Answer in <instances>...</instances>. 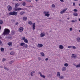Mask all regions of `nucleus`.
<instances>
[{
  "mask_svg": "<svg viewBox=\"0 0 80 80\" xmlns=\"http://www.w3.org/2000/svg\"><path fill=\"white\" fill-rule=\"evenodd\" d=\"M10 30L7 28H5L3 33L2 34V35H8L10 33Z\"/></svg>",
  "mask_w": 80,
  "mask_h": 80,
  "instance_id": "f257e3e1",
  "label": "nucleus"
},
{
  "mask_svg": "<svg viewBox=\"0 0 80 80\" xmlns=\"http://www.w3.org/2000/svg\"><path fill=\"white\" fill-rule=\"evenodd\" d=\"M22 10H27V8H14V11H20Z\"/></svg>",
  "mask_w": 80,
  "mask_h": 80,
  "instance_id": "f03ea898",
  "label": "nucleus"
},
{
  "mask_svg": "<svg viewBox=\"0 0 80 80\" xmlns=\"http://www.w3.org/2000/svg\"><path fill=\"white\" fill-rule=\"evenodd\" d=\"M9 15H17V12L15 11H13L12 12H10L9 13Z\"/></svg>",
  "mask_w": 80,
  "mask_h": 80,
  "instance_id": "7ed1b4c3",
  "label": "nucleus"
},
{
  "mask_svg": "<svg viewBox=\"0 0 80 80\" xmlns=\"http://www.w3.org/2000/svg\"><path fill=\"white\" fill-rule=\"evenodd\" d=\"M22 40H24V42L26 43H28V41L26 39L25 37H24L22 38Z\"/></svg>",
  "mask_w": 80,
  "mask_h": 80,
  "instance_id": "20e7f679",
  "label": "nucleus"
},
{
  "mask_svg": "<svg viewBox=\"0 0 80 80\" xmlns=\"http://www.w3.org/2000/svg\"><path fill=\"white\" fill-rule=\"evenodd\" d=\"M68 9V8H65L64 9L62 10L60 12V13L61 14H63V13H65V12L67 11V10Z\"/></svg>",
  "mask_w": 80,
  "mask_h": 80,
  "instance_id": "39448f33",
  "label": "nucleus"
},
{
  "mask_svg": "<svg viewBox=\"0 0 80 80\" xmlns=\"http://www.w3.org/2000/svg\"><path fill=\"white\" fill-rule=\"evenodd\" d=\"M8 11H11L12 10V7L10 5H8Z\"/></svg>",
  "mask_w": 80,
  "mask_h": 80,
  "instance_id": "423d86ee",
  "label": "nucleus"
},
{
  "mask_svg": "<svg viewBox=\"0 0 80 80\" xmlns=\"http://www.w3.org/2000/svg\"><path fill=\"white\" fill-rule=\"evenodd\" d=\"M44 13L45 14V16H46V17H49L50 16V14L48 13H47V11H44Z\"/></svg>",
  "mask_w": 80,
  "mask_h": 80,
  "instance_id": "0eeeda50",
  "label": "nucleus"
},
{
  "mask_svg": "<svg viewBox=\"0 0 80 80\" xmlns=\"http://www.w3.org/2000/svg\"><path fill=\"white\" fill-rule=\"evenodd\" d=\"M38 73H39V74H40V77L43 78H45V75H42V73H41V72H38Z\"/></svg>",
  "mask_w": 80,
  "mask_h": 80,
  "instance_id": "6e6552de",
  "label": "nucleus"
},
{
  "mask_svg": "<svg viewBox=\"0 0 80 80\" xmlns=\"http://www.w3.org/2000/svg\"><path fill=\"white\" fill-rule=\"evenodd\" d=\"M68 48H73V49H75L76 48V47L74 46H68Z\"/></svg>",
  "mask_w": 80,
  "mask_h": 80,
  "instance_id": "1a4fd4ad",
  "label": "nucleus"
},
{
  "mask_svg": "<svg viewBox=\"0 0 80 80\" xmlns=\"http://www.w3.org/2000/svg\"><path fill=\"white\" fill-rule=\"evenodd\" d=\"M45 37V32H41L40 34V37Z\"/></svg>",
  "mask_w": 80,
  "mask_h": 80,
  "instance_id": "9d476101",
  "label": "nucleus"
},
{
  "mask_svg": "<svg viewBox=\"0 0 80 80\" xmlns=\"http://www.w3.org/2000/svg\"><path fill=\"white\" fill-rule=\"evenodd\" d=\"M72 57L73 58H77V55L74 54H72Z\"/></svg>",
  "mask_w": 80,
  "mask_h": 80,
  "instance_id": "9b49d317",
  "label": "nucleus"
},
{
  "mask_svg": "<svg viewBox=\"0 0 80 80\" xmlns=\"http://www.w3.org/2000/svg\"><path fill=\"white\" fill-rule=\"evenodd\" d=\"M32 27L33 30H35V23H33Z\"/></svg>",
  "mask_w": 80,
  "mask_h": 80,
  "instance_id": "f8f14e48",
  "label": "nucleus"
},
{
  "mask_svg": "<svg viewBox=\"0 0 80 80\" xmlns=\"http://www.w3.org/2000/svg\"><path fill=\"white\" fill-rule=\"evenodd\" d=\"M19 31L21 32H22V31L23 30V28L22 27H20L19 28Z\"/></svg>",
  "mask_w": 80,
  "mask_h": 80,
  "instance_id": "ddd939ff",
  "label": "nucleus"
},
{
  "mask_svg": "<svg viewBox=\"0 0 80 80\" xmlns=\"http://www.w3.org/2000/svg\"><path fill=\"white\" fill-rule=\"evenodd\" d=\"M59 47L60 49H61V50H62V49H63V46L62 45H59Z\"/></svg>",
  "mask_w": 80,
  "mask_h": 80,
  "instance_id": "4468645a",
  "label": "nucleus"
},
{
  "mask_svg": "<svg viewBox=\"0 0 80 80\" xmlns=\"http://www.w3.org/2000/svg\"><path fill=\"white\" fill-rule=\"evenodd\" d=\"M38 47L39 48H41V47H43V44H39L38 45Z\"/></svg>",
  "mask_w": 80,
  "mask_h": 80,
  "instance_id": "2eb2a0df",
  "label": "nucleus"
},
{
  "mask_svg": "<svg viewBox=\"0 0 80 80\" xmlns=\"http://www.w3.org/2000/svg\"><path fill=\"white\" fill-rule=\"evenodd\" d=\"M73 15L75 16V17H77L78 16V13L75 12L73 13Z\"/></svg>",
  "mask_w": 80,
  "mask_h": 80,
  "instance_id": "dca6fc26",
  "label": "nucleus"
},
{
  "mask_svg": "<svg viewBox=\"0 0 80 80\" xmlns=\"http://www.w3.org/2000/svg\"><path fill=\"white\" fill-rule=\"evenodd\" d=\"M77 41L78 42H80V38L78 37L76 38Z\"/></svg>",
  "mask_w": 80,
  "mask_h": 80,
  "instance_id": "f3484780",
  "label": "nucleus"
},
{
  "mask_svg": "<svg viewBox=\"0 0 80 80\" xmlns=\"http://www.w3.org/2000/svg\"><path fill=\"white\" fill-rule=\"evenodd\" d=\"M25 12L24 11H22L21 12L19 13V14L20 15H23L24 14V13H25Z\"/></svg>",
  "mask_w": 80,
  "mask_h": 80,
  "instance_id": "a211bd4d",
  "label": "nucleus"
},
{
  "mask_svg": "<svg viewBox=\"0 0 80 80\" xmlns=\"http://www.w3.org/2000/svg\"><path fill=\"white\" fill-rule=\"evenodd\" d=\"M25 45V43L24 42H22L20 44V46H24Z\"/></svg>",
  "mask_w": 80,
  "mask_h": 80,
  "instance_id": "6ab92c4d",
  "label": "nucleus"
},
{
  "mask_svg": "<svg viewBox=\"0 0 80 80\" xmlns=\"http://www.w3.org/2000/svg\"><path fill=\"white\" fill-rule=\"evenodd\" d=\"M67 70V68L65 67H63L62 68V71L64 72V71H65V70Z\"/></svg>",
  "mask_w": 80,
  "mask_h": 80,
  "instance_id": "aec40b11",
  "label": "nucleus"
},
{
  "mask_svg": "<svg viewBox=\"0 0 80 80\" xmlns=\"http://www.w3.org/2000/svg\"><path fill=\"white\" fill-rule=\"evenodd\" d=\"M23 48H28V45H27V44H25V45L23 47Z\"/></svg>",
  "mask_w": 80,
  "mask_h": 80,
  "instance_id": "412c9836",
  "label": "nucleus"
},
{
  "mask_svg": "<svg viewBox=\"0 0 80 80\" xmlns=\"http://www.w3.org/2000/svg\"><path fill=\"white\" fill-rule=\"evenodd\" d=\"M18 6H19V4H18V3H16V4H15V8H17V7H18Z\"/></svg>",
  "mask_w": 80,
  "mask_h": 80,
  "instance_id": "4be33fe9",
  "label": "nucleus"
},
{
  "mask_svg": "<svg viewBox=\"0 0 80 80\" xmlns=\"http://www.w3.org/2000/svg\"><path fill=\"white\" fill-rule=\"evenodd\" d=\"M35 73V71H32L31 72V76H33V73Z\"/></svg>",
  "mask_w": 80,
  "mask_h": 80,
  "instance_id": "5701e85b",
  "label": "nucleus"
},
{
  "mask_svg": "<svg viewBox=\"0 0 80 80\" xmlns=\"http://www.w3.org/2000/svg\"><path fill=\"white\" fill-rule=\"evenodd\" d=\"M28 24H29V25H33V23H32V21H31L29 22H28Z\"/></svg>",
  "mask_w": 80,
  "mask_h": 80,
  "instance_id": "b1692460",
  "label": "nucleus"
},
{
  "mask_svg": "<svg viewBox=\"0 0 80 80\" xmlns=\"http://www.w3.org/2000/svg\"><path fill=\"white\" fill-rule=\"evenodd\" d=\"M57 76L58 77H60V72H57Z\"/></svg>",
  "mask_w": 80,
  "mask_h": 80,
  "instance_id": "393cba45",
  "label": "nucleus"
},
{
  "mask_svg": "<svg viewBox=\"0 0 80 80\" xmlns=\"http://www.w3.org/2000/svg\"><path fill=\"white\" fill-rule=\"evenodd\" d=\"M8 45H9V46H11L12 44V42H9L8 43Z\"/></svg>",
  "mask_w": 80,
  "mask_h": 80,
  "instance_id": "a878e982",
  "label": "nucleus"
},
{
  "mask_svg": "<svg viewBox=\"0 0 80 80\" xmlns=\"http://www.w3.org/2000/svg\"><path fill=\"white\" fill-rule=\"evenodd\" d=\"M4 68L5 70H7V71H8L9 70V69L5 66L4 67Z\"/></svg>",
  "mask_w": 80,
  "mask_h": 80,
  "instance_id": "bb28decb",
  "label": "nucleus"
},
{
  "mask_svg": "<svg viewBox=\"0 0 80 80\" xmlns=\"http://www.w3.org/2000/svg\"><path fill=\"white\" fill-rule=\"evenodd\" d=\"M10 54L11 55H14V54H15V52H13V51H12L10 53Z\"/></svg>",
  "mask_w": 80,
  "mask_h": 80,
  "instance_id": "cd10ccee",
  "label": "nucleus"
},
{
  "mask_svg": "<svg viewBox=\"0 0 80 80\" xmlns=\"http://www.w3.org/2000/svg\"><path fill=\"white\" fill-rule=\"evenodd\" d=\"M1 50L2 52H4V48H1Z\"/></svg>",
  "mask_w": 80,
  "mask_h": 80,
  "instance_id": "c85d7f7f",
  "label": "nucleus"
},
{
  "mask_svg": "<svg viewBox=\"0 0 80 80\" xmlns=\"http://www.w3.org/2000/svg\"><path fill=\"white\" fill-rule=\"evenodd\" d=\"M23 20H27V17H24L23 18Z\"/></svg>",
  "mask_w": 80,
  "mask_h": 80,
  "instance_id": "c756f323",
  "label": "nucleus"
},
{
  "mask_svg": "<svg viewBox=\"0 0 80 80\" xmlns=\"http://www.w3.org/2000/svg\"><path fill=\"white\" fill-rule=\"evenodd\" d=\"M63 78H64V77H63V76H59V78L60 79H63Z\"/></svg>",
  "mask_w": 80,
  "mask_h": 80,
  "instance_id": "7c9ffc66",
  "label": "nucleus"
},
{
  "mask_svg": "<svg viewBox=\"0 0 80 80\" xmlns=\"http://www.w3.org/2000/svg\"><path fill=\"white\" fill-rule=\"evenodd\" d=\"M27 7L28 8H32L33 7V6H28Z\"/></svg>",
  "mask_w": 80,
  "mask_h": 80,
  "instance_id": "2f4dec72",
  "label": "nucleus"
},
{
  "mask_svg": "<svg viewBox=\"0 0 80 80\" xmlns=\"http://www.w3.org/2000/svg\"><path fill=\"white\" fill-rule=\"evenodd\" d=\"M40 53L42 56V57H44V56H45V55H44V53H43V52H41Z\"/></svg>",
  "mask_w": 80,
  "mask_h": 80,
  "instance_id": "473e14b6",
  "label": "nucleus"
},
{
  "mask_svg": "<svg viewBox=\"0 0 80 80\" xmlns=\"http://www.w3.org/2000/svg\"><path fill=\"white\" fill-rule=\"evenodd\" d=\"M11 33L12 35H14V34H15V31H12L11 32Z\"/></svg>",
  "mask_w": 80,
  "mask_h": 80,
  "instance_id": "72a5a7b5",
  "label": "nucleus"
},
{
  "mask_svg": "<svg viewBox=\"0 0 80 80\" xmlns=\"http://www.w3.org/2000/svg\"><path fill=\"white\" fill-rule=\"evenodd\" d=\"M64 66L65 67H68V64L67 63H66L64 64Z\"/></svg>",
  "mask_w": 80,
  "mask_h": 80,
  "instance_id": "f704fd0d",
  "label": "nucleus"
},
{
  "mask_svg": "<svg viewBox=\"0 0 80 80\" xmlns=\"http://www.w3.org/2000/svg\"><path fill=\"white\" fill-rule=\"evenodd\" d=\"M80 67V63L76 66V68H78Z\"/></svg>",
  "mask_w": 80,
  "mask_h": 80,
  "instance_id": "c9c22d12",
  "label": "nucleus"
},
{
  "mask_svg": "<svg viewBox=\"0 0 80 80\" xmlns=\"http://www.w3.org/2000/svg\"><path fill=\"white\" fill-rule=\"evenodd\" d=\"M77 11H78V10L76 9H75L73 10L74 12H77Z\"/></svg>",
  "mask_w": 80,
  "mask_h": 80,
  "instance_id": "e433bc0d",
  "label": "nucleus"
},
{
  "mask_svg": "<svg viewBox=\"0 0 80 80\" xmlns=\"http://www.w3.org/2000/svg\"><path fill=\"white\" fill-rule=\"evenodd\" d=\"M3 23V21H0V25H2Z\"/></svg>",
  "mask_w": 80,
  "mask_h": 80,
  "instance_id": "4c0bfd02",
  "label": "nucleus"
},
{
  "mask_svg": "<svg viewBox=\"0 0 80 80\" xmlns=\"http://www.w3.org/2000/svg\"><path fill=\"white\" fill-rule=\"evenodd\" d=\"M26 4V3H25V2H23L22 3V5H23V6H25Z\"/></svg>",
  "mask_w": 80,
  "mask_h": 80,
  "instance_id": "58836bf2",
  "label": "nucleus"
},
{
  "mask_svg": "<svg viewBox=\"0 0 80 80\" xmlns=\"http://www.w3.org/2000/svg\"><path fill=\"white\" fill-rule=\"evenodd\" d=\"M13 61H10V62H9V63H10V64H12V63L13 62Z\"/></svg>",
  "mask_w": 80,
  "mask_h": 80,
  "instance_id": "ea45409f",
  "label": "nucleus"
},
{
  "mask_svg": "<svg viewBox=\"0 0 80 80\" xmlns=\"http://www.w3.org/2000/svg\"><path fill=\"white\" fill-rule=\"evenodd\" d=\"M6 38H11V37H8V36H7L6 37Z\"/></svg>",
  "mask_w": 80,
  "mask_h": 80,
  "instance_id": "a19ab883",
  "label": "nucleus"
},
{
  "mask_svg": "<svg viewBox=\"0 0 80 80\" xmlns=\"http://www.w3.org/2000/svg\"><path fill=\"white\" fill-rule=\"evenodd\" d=\"M77 22V20H72L71 21V22Z\"/></svg>",
  "mask_w": 80,
  "mask_h": 80,
  "instance_id": "79ce46f5",
  "label": "nucleus"
},
{
  "mask_svg": "<svg viewBox=\"0 0 80 80\" xmlns=\"http://www.w3.org/2000/svg\"><path fill=\"white\" fill-rule=\"evenodd\" d=\"M38 60H39V61H40V60H42V59L40 58L39 57L38 58Z\"/></svg>",
  "mask_w": 80,
  "mask_h": 80,
  "instance_id": "37998d69",
  "label": "nucleus"
},
{
  "mask_svg": "<svg viewBox=\"0 0 80 80\" xmlns=\"http://www.w3.org/2000/svg\"><path fill=\"white\" fill-rule=\"evenodd\" d=\"M5 60H6V59L5 58H3V59L2 60V61L4 62V61H5Z\"/></svg>",
  "mask_w": 80,
  "mask_h": 80,
  "instance_id": "c03bdc74",
  "label": "nucleus"
},
{
  "mask_svg": "<svg viewBox=\"0 0 80 80\" xmlns=\"http://www.w3.org/2000/svg\"><path fill=\"white\" fill-rule=\"evenodd\" d=\"M73 5L74 6H75V2L73 3Z\"/></svg>",
  "mask_w": 80,
  "mask_h": 80,
  "instance_id": "a18cd8bd",
  "label": "nucleus"
},
{
  "mask_svg": "<svg viewBox=\"0 0 80 80\" xmlns=\"http://www.w3.org/2000/svg\"><path fill=\"white\" fill-rule=\"evenodd\" d=\"M45 60H46V61H47L48 60V58H46L45 59Z\"/></svg>",
  "mask_w": 80,
  "mask_h": 80,
  "instance_id": "49530a36",
  "label": "nucleus"
},
{
  "mask_svg": "<svg viewBox=\"0 0 80 80\" xmlns=\"http://www.w3.org/2000/svg\"><path fill=\"white\" fill-rule=\"evenodd\" d=\"M16 25H18V22H17L15 24Z\"/></svg>",
  "mask_w": 80,
  "mask_h": 80,
  "instance_id": "de8ad7c7",
  "label": "nucleus"
},
{
  "mask_svg": "<svg viewBox=\"0 0 80 80\" xmlns=\"http://www.w3.org/2000/svg\"><path fill=\"white\" fill-rule=\"evenodd\" d=\"M52 7H55V5L54 4H52Z\"/></svg>",
  "mask_w": 80,
  "mask_h": 80,
  "instance_id": "09e8293b",
  "label": "nucleus"
},
{
  "mask_svg": "<svg viewBox=\"0 0 80 80\" xmlns=\"http://www.w3.org/2000/svg\"><path fill=\"white\" fill-rule=\"evenodd\" d=\"M69 29H70V31H72V28H70Z\"/></svg>",
  "mask_w": 80,
  "mask_h": 80,
  "instance_id": "8fccbe9b",
  "label": "nucleus"
},
{
  "mask_svg": "<svg viewBox=\"0 0 80 80\" xmlns=\"http://www.w3.org/2000/svg\"><path fill=\"white\" fill-rule=\"evenodd\" d=\"M60 1L61 2H64V1H63V0H60Z\"/></svg>",
  "mask_w": 80,
  "mask_h": 80,
  "instance_id": "3c124183",
  "label": "nucleus"
},
{
  "mask_svg": "<svg viewBox=\"0 0 80 80\" xmlns=\"http://www.w3.org/2000/svg\"><path fill=\"white\" fill-rule=\"evenodd\" d=\"M0 44L2 45V42L1 41H0Z\"/></svg>",
  "mask_w": 80,
  "mask_h": 80,
  "instance_id": "603ef678",
  "label": "nucleus"
},
{
  "mask_svg": "<svg viewBox=\"0 0 80 80\" xmlns=\"http://www.w3.org/2000/svg\"><path fill=\"white\" fill-rule=\"evenodd\" d=\"M28 2H31V1L30 0H28Z\"/></svg>",
  "mask_w": 80,
  "mask_h": 80,
  "instance_id": "864d4df0",
  "label": "nucleus"
},
{
  "mask_svg": "<svg viewBox=\"0 0 80 80\" xmlns=\"http://www.w3.org/2000/svg\"><path fill=\"white\" fill-rule=\"evenodd\" d=\"M50 12H47V13H49Z\"/></svg>",
  "mask_w": 80,
  "mask_h": 80,
  "instance_id": "5fc2aeb1",
  "label": "nucleus"
},
{
  "mask_svg": "<svg viewBox=\"0 0 80 80\" xmlns=\"http://www.w3.org/2000/svg\"><path fill=\"white\" fill-rule=\"evenodd\" d=\"M3 68V66H0V68Z\"/></svg>",
  "mask_w": 80,
  "mask_h": 80,
  "instance_id": "6e6d98bb",
  "label": "nucleus"
},
{
  "mask_svg": "<svg viewBox=\"0 0 80 80\" xmlns=\"http://www.w3.org/2000/svg\"><path fill=\"white\" fill-rule=\"evenodd\" d=\"M13 1H18V0H13Z\"/></svg>",
  "mask_w": 80,
  "mask_h": 80,
  "instance_id": "4d7b16f0",
  "label": "nucleus"
},
{
  "mask_svg": "<svg viewBox=\"0 0 80 80\" xmlns=\"http://www.w3.org/2000/svg\"><path fill=\"white\" fill-rule=\"evenodd\" d=\"M35 0L36 2H38V0Z\"/></svg>",
  "mask_w": 80,
  "mask_h": 80,
  "instance_id": "13d9d810",
  "label": "nucleus"
},
{
  "mask_svg": "<svg viewBox=\"0 0 80 80\" xmlns=\"http://www.w3.org/2000/svg\"><path fill=\"white\" fill-rule=\"evenodd\" d=\"M0 30H1V26L0 25Z\"/></svg>",
  "mask_w": 80,
  "mask_h": 80,
  "instance_id": "bf43d9fd",
  "label": "nucleus"
},
{
  "mask_svg": "<svg viewBox=\"0 0 80 80\" xmlns=\"http://www.w3.org/2000/svg\"><path fill=\"white\" fill-rule=\"evenodd\" d=\"M74 0V1H78V0Z\"/></svg>",
  "mask_w": 80,
  "mask_h": 80,
  "instance_id": "052dcab7",
  "label": "nucleus"
},
{
  "mask_svg": "<svg viewBox=\"0 0 80 80\" xmlns=\"http://www.w3.org/2000/svg\"><path fill=\"white\" fill-rule=\"evenodd\" d=\"M68 20H69V19H70L69 18H67Z\"/></svg>",
  "mask_w": 80,
  "mask_h": 80,
  "instance_id": "680f3d73",
  "label": "nucleus"
},
{
  "mask_svg": "<svg viewBox=\"0 0 80 80\" xmlns=\"http://www.w3.org/2000/svg\"><path fill=\"white\" fill-rule=\"evenodd\" d=\"M22 0H19V1L20 2H21V1H22Z\"/></svg>",
  "mask_w": 80,
  "mask_h": 80,
  "instance_id": "e2e57ef3",
  "label": "nucleus"
},
{
  "mask_svg": "<svg viewBox=\"0 0 80 80\" xmlns=\"http://www.w3.org/2000/svg\"><path fill=\"white\" fill-rule=\"evenodd\" d=\"M79 6H80V3H79Z\"/></svg>",
  "mask_w": 80,
  "mask_h": 80,
  "instance_id": "0e129e2a",
  "label": "nucleus"
},
{
  "mask_svg": "<svg viewBox=\"0 0 80 80\" xmlns=\"http://www.w3.org/2000/svg\"><path fill=\"white\" fill-rule=\"evenodd\" d=\"M46 34H48V32H46Z\"/></svg>",
  "mask_w": 80,
  "mask_h": 80,
  "instance_id": "69168bd1",
  "label": "nucleus"
},
{
  "mask_svg": "<svg viewBox=\"0 0 80 80\" xmlns=\"http://www.w3.org/2000/svg\"><path fill=\"white\" fill-rule=\"evenodd\" d=\"M79 20H80V18L79 19Z\"/></svg>",
  "mask_w": 80,
  "mask_h": 80,
  "instance_id": "338daca9",
  "label": "nucleus"
},
{
  "mask_svg": "<svg viewBox=\"0 0 80 80\" xmlns=\"http://www.w3.org/2000/svg\"><path fill=\"white\" fill-rule=\"evenodd\" d=\"M79 32H80V30H79Z\"/></svg>",
  "mask_w": 80,
  "mask_h": 80,
  "instance_id": "774afa93",
  "label": "nucleus"
}]
</instances>
